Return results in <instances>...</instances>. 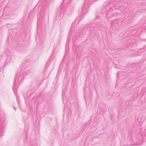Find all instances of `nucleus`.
I'll list each match as a JSON object with an SVG mask.
<instances>
[{"instance_id": "1", "label": "nucleus", "mask_w": 146, "mask_h": 146, "mask_svg": "<svg viewBox=\"0 0 146 146\" xmlns=\"http://www.w3.org/2000/svg\"><path fill=\"white\" fill-rule=\"evenodd\" d=\"M123 7L119 6L118 5H115L114 3H110L108 4L106 7L105 8L103 9L102 12L103 13H106V17L109 20L110 19L112 18L113 17L117 16L116 14L119 15L118 16L120 18V19H116L113 20V22H116L117 20L119 21L118 23L119 24L121 25H124V23H125L126 24L129 23L131 21V19L127 16L128 15L125 12H121L120 13H116L114 14L113 12L114 10L116 9H123Z\"/></svg>"}, {"instance_id": "2", "label": "nucleus", "mask_w": 146, "mask_h": 146, "mask_svg": "<svg viewBox=\"0 0 146 146\" xmlns=\"http://www.w3.org/2000/svg\"><path fill=\"white\" fill-rule=\"evenodd\" d=\"M26 75V74L23 71H20L19 72V70L18 71L17 75L15 77L13 89L14 93H16L17 91L16 89V85L17 80V82H19V83H21L23 82V79Z\"/></svg>"}, {"instance_id": "3", "label": "nucleus", "mask_w": 146, "mask_h": 146, "mask_svg": "<svg viewBox=\"0 0 146 146\" xmlns=\"http://www.w3.org/2000/svg\"><path fill=\"white\" fill-rule=\"evenodd\" d=\"M95 1V0H85L83 7L79 10V13L82 15H85L88 12V8L91 5L92 2Z\"/></svg>"}, {"instance_id": "4", "label": "nucleus", "mask_w": 146, "mask_h": 146, "mask_svg": "<svg viewBox=\"0 0 146 146\" xmlns=\"http://www.w3.org/2000/svg\"><path fill=\"white\" fill-rule=\"evenodd\" d=\"M67 3H66L64 5V7L61 9V12L62 13H63V14L65 13L66 12L68 13L69 12L71 11L73 9V8L70 5L68 6L66 9H65V7L67 5Z\"/></svg>"}, {"instance_id": "5", "label": "nucleus", "mask_w": 146, "mask_h": 146, "mask_svg": "<svg viewBox=\"0 0 146 146\" xmlns=\"http://www.w3.org/2000/svg\"><path fill=\"white\" fill-rule=\"evenodd\" d=\"M4 126L3 125V124L2 122L0 123V136H1L3 134V131Z\"/></svg>"}, {"instance_id": "6", "label": "nucleus", "mask_w": 146, "mask_h": 146, "mask_svg": "<svg viewBox=\"0 0 146 146\" xmlns=\"http://www.w3.org/2000/svg\"><path fill=\"white\" fill-rule=\"evenodd\" d=\"M11 56H9V57L8 56H7V59L6 60V62L7 63L9 62V61L11 60Z\"/></svg>"}, {"instance_id": "7", "label": "nucleus", "mask_w": 146, "mask_h": 146, "mask_svg": "<svg viewBox=\"0 0 146 146\" xmlns=\"http://www.w3.org/2000/svg\"><path fill=\"white\" fill-rule=\"evenodd\" d=\"M80 18L78 17L75 19L74 21V23H76L80 19Z\"/></svg>"}, {"instance_id": "8", "label": "nucleus", "mask_w": 146, "mask_h": 146, "mask_svg": "<svg viewBox=\"0 0 146 146\" xmlns=\"http://www.w3.org/2000/svg\"><path fill=\"white\" fill-rule=\"evenodd\" d=\"M37 99V98L36 97H34L32 99V100L33 101L34 100L35 103H36V102L35 101V99H36V100Z\"/></svg>"}, {"instance_id": "9", "label": "nucleus", "mask_w": 146, "mask_h": 146, "mask_svg": "<svg viewBox=\"0 0 146 146\" xmlns=\"http://www.w3.org/2000/svg\"><path fill=\"white\" fill-rule=\"evenodd\" d=\"M51 0H44V2H46L47 3H48Z\"/></svg>"}, {"instance_id": "10", "label": "nucleus", "mask_w": 146, "mask_h": 146, "mask_svg": "<svg viewBox=\"0 0 146 146\" xmlns=\"http://www.w3.org/2000/svg\"><path fill=\"white\" fill-rule=\"evenodd\" d=\"M101 15H102L101 14H100L99 15H98V16L97 17L96 19H98L100 17Z\"/></svg>"}, {"instance_id": "11", "label": "nucleus", "mask_w": 146, "mask_h": 146, "mask_svg": "<svg viewBox=\"0 0 146 146\" xmlns=\"http://www.w3.org/2000/svg\"><path fill=\"white\" fill-rule=\"evenodd\" d=\"M65 93H64L63 91L62 92V97H63V96L64 95V94Z\"/></svg>"}, {"instance_id": "12", "label": "nucleus", "mask_w": 146, "mask_h": 146, "mask_svg": "<svg viewBox=\"0 0 146 146\" xmlns=\"http://www.w3.org/2000/svg\"><path fill=\"white\" fill-rule=\"evenodd\" d=\"M47 64H50V62H49V60H48V61H47Z\"/></svg>"}, {"instance_id": "13", "label": "nucleus", "mask_w": 146, "mask_h": 146, "mask_svg": "<svg viewBox=\"0 0 146 146\" xmlns=\"http://www.w3.org/2000/svg\"><path fill=\"white\" fill-rule=\"evenodd\" d=\"M92 30V28H90L89 29V31H91Z\"/></svg>"}, {"instance_id": "14", "label": "nucleus", "mask_w": 146, "mask_h": 146, "mask_svg": "<svg viewBox=\"0 0 146 146\" xmlns=\"http://www.w3.org/2000/svg\"><path fill=\"white\" fill-rule=\"evenodd\" d=\"M13 108H14V109H15V110H16V109H17V108H15V107H13Z\"/></svg>"}, {"instance_id": "15", "label": "nucleus", "mask_w": 146, "mask_h": 146, "mask_svg": "<svg viewBox=\"0 0 146 146\" xmlns=\"http://www.w3.org/2000/svg\"><path fill=\"white\" fill-rule=\"evenodd\" d=\"M42 0H40V1L42 2Z\"/></svg>"}]
</instances>
